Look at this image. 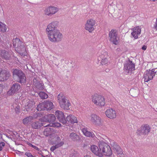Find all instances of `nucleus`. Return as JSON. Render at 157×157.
I'll return each instance as SVG.
<instances>
[{"instance_id": "4", "label": "nucleus", "mask_w": 157, "mask_h": 157, "mask_svg": "<svg viewBox=\"0 0 157 157\" xmlns=\"http://www.w3.org/2000/svg\"><path fill=\"white\" fill-rule=\"evenodd\" d=\"M13 77L18 82L25 84L26 82V77L25 74L21 70L13 69Z\"/></svg>"}, {"instance_id": "7", "label": "nucleus", "mask_w": 157, "mask_h": 157, "mask_svg": "<svg viewBox=\"0 0 157 157\" xmlns=\"http://www.w3.org/2000/svg\"><path fill=\"white\" fill-rule=\"evenodd\" d=\"M54 106L52 102L48 101L39 104L36 109L38 111L41 110H50L53 109Z\"/></svg>"}, {"instance_id": "53", "label": "nucleus", "mask_w": 157, "mask_h": 157, "mask_svg": "<svg viewBox=\"0 0 157 157\" xmlns=\"http://www.w3.org/2000/svg\"><path fill=\"white\" fill-rule=\"evenodd\" d=\"M151 1H153V2H155L156 1H157V0H150Z\"/></svg>"}, {"instance_id": "20", "label": "nucleus", "mask_w": 157, "mask_h": 157, "mask_svg": "<svg viewBox=\"0 0 157 157\" xmlns=\"http://www.w3.org/2000/svg\"><path fill=\"white\" fill-rule=\"evenodd\" d=\"M12 53L9 51L5 50H2L0 53V55L2 59L6 60H10L11 58Z\"/></svg>"}, {"instance_id": "32", "label": "nucleus", "mask_w": 157, "mask_h": 157, "mask_svg": "<svg viewBox=\"0 0 157 157\" xmlns=\"http://www.w3.org/2000/svg\"><path fill=\"white\" fill-rule=\"evenodd\" d=\"M130 93L133 97H136L139 94V90L138 89H132L130 90Z\"/></svg>"}, {"instance_id": "15", "label": "nucleus", "mask_w": 157, "mask_h": 157, "mask_svg": "<svg viewBox=\"0 0 157 157\" xmlns=\"http://www.w3.org/2000/svg\"><path fill=\"white\" fill-rule=\"evenodd\" d=\"M21 88L20 85L18 83L13 84L10 89L8 91V94L9 95H12L18 92Z\"/></svg>"}, {"instance_id": "44", "label": "nucleus", "mask_w": 157, "mask_h": 157, "mask_svg": "<svg viewBox=\"0 0 157 157\" xmlns=\"http://www.w3.org/2000/svg\"><path fill=\"white\" fill-rule=\"evenodd\" d=\"M20 109V108L19 107H16L15 108V110L16 111V113H17V111H18V112H19V110Z\"/></svg>"}, {"instance_id": "1", "label": "nucleus", "mask_w": 157, "mask_h": 157, "mask_svg": "<svg viewBox=\"0 0 157 157\" xmlns=\"http://www.w3.org/2000/svg\"><path fill=\"white\" fill-rule=\"evenodd\" d=\"M58 24V21H53L47 26L46 29L48 39L52 42H59L61 41L63 38L62 34L57 29Z\"/></svg>"}, {"instance_id": "11", "label": "nucleus", "mask_w": 157, "mask_h": 157, "mask_svg": "<svg viewBox=\"0 0 157 157\" xmlns=\"http://www.w3.org/2000/svg\"><path fill=\"white\" fill-rule=\"evenodd\" d=\"M155 75V72H154V69H152L151 70H147L144 73V81L146 82H148L151 80L152 79Z\"/></svg>"}, {"instance_id": "52", "label": "nucleus", "mask_w": 157, "mask_h": 157, "mask_svg": "<svg viewBox=\"0 0 157 157\" xmlns=\"http://www.w3.org/2000/svg\"><path fill=\"white\" fill-rule=\"evenodd\" d=\"M109 69H106L105 70V71L106 72H109Z\"/></svg>"}, {"instance_id": "47", "label": "nucleus", "mask_w": 157, "mask_h": 157, "mask_svg": "<svg viewBox=\"0 0 157 157\" xmlns=\"http://www.w3.org/2000/svg\"><path fill=\"white\" fill-rule=\"evenodd\" d=\"M54 147H55V149L59 147V146L57 145V144H56L55 146H54Z\"/></svg>"}, {"instance_id": "28", "label": "nucleus", "mask_w": 157, "mask_h": 157, "mask_svg": "<svg viewBox=\"0 0 157 157\" xmlns=\"http://www.w3.org/2000/svg\"><path fill=\"white\" fill-rule=\"evenodd\" d=\"M82 130L84 135L86 136L89 137H93L94 136V134L90 132H89L86 128H82Z\"/></svg>"}, {"instance_id": "30", "label": "nucleus", "mask_w": 157, "mask_h": 157, "mask_svg": "<svg viewBox=\"0 0 157 157\" xmlns=\"http://www.w3.org/2000/svg\"><path fill=\"white\" fill-rule=\"evenodd\" d=\"M32 117H30V116L25 117L22 120L23 123L25 125L30 124L32 121Z\"/></svg>"}, {"instance_id": "3", "label": "nucleus", "mask_w": 157, "mask_h": 157, "mask_svg": "<svg viewBox=\"0 0 157 157\" xmlns=\"http://www.w3.org/2000/svg\"><path fill=\"white\" fill-rule=\"evenodd\" d=\"M57 101L60 107L64 110H69L71 106V103L69 100L63 93H61L57 97Z\"/></svg>"}, {"instance_id": "13", "label": "nucleus", "mask_w": 157, "mask_h": 157, "mask_svg": "<svg viewBox=\"0 0 157 157\" xmlns=\"http://www.w3.org/2000/svg\"><path fill=\"white\" fill-rule=\"evenodd\" d=\"M95 21L92 19H88L85 25V29L90 33H91L94 29Z\"/></svg>"}, {"instance_id": "35", "label": "nucleus", "mask_w": 157, "mask_h": 157, "mask_svg": "<svg viewBox=\"0 0 157 157\" xmlns=\"http://www.w3.org/2000/svg\"><path fill=\"white\" fill-rule=\"evenodd\" d=\"M49 125L50 126L55 127H58L61 126V124L58 122L50 123Z\"/></svg>"}, {"instance_id": "2", "label": "nucleus", "mask_w": 157, "mask_h": 157, "mask_svg": "<svg viewBox=\"0 0 157 157\" xmlns=\"http://www.w3.org/2000/svg\"><path fill=\"white\" fill-rule=\"evenodd\" d=\"M13 46L17 48V50L21 56H25L27 54L25 43L18 38L14 39L13 41Z\"/></svg>"}, {"instance_id": "50", "label": "nucleus", "mask_w": 157, "mask_h": 157, "mask_svg": "<svg viewBox=\"0 0 157 157\" xmlns=\"http://www.w3.org/2000/svg\"><path fill=\"white\" fill-rule=\"evenodd\" d=\"M57 140H60V137L58 136L57 138Z\"/></svg>"}, {"instance_id": "49", "label": "nucleus", "mask_w": 157, "mask_h": 157, "mask_svg": "<svg viewBox=\"0 0 157 157\" xmlns=\"http://www.w3.org/2000/svg\"><path fill=\"white\" fill-rule=\"evenodd\" d=\"M154 27L157 30V24L154 25Z\"/></svg>"}, {"instance_id": "40", "label": "nucleus", "mask_w": 157, "mask_h": 157, "mask_svg": "<svg viewBox=\"0 0 157 157\" xmlns=\"http://www.w3.org/2000/svg\"><path fill=\"white\" fill-rule=\"evenodd\" d=\"M39 113H34L33 114V116H30V117H32V120H33V119H36V118H37L38 116V114H39Z\"/></svg>"}, {"instance_id": "46", "label": "nucleus", "mask_w": 157, "mask_h": 157, "mask_svg": "<svg viewBox=\"0 0 157 157\" xmlns=\"http://www.w3.org/2000/svg\"><path fill=\"white\" fill-rule=\"evenodd\" d=\"M27 144L29 145V146L32 147V146L33 145V144H31L30 143H29V142H27Z\"/></svg>"}, {"instance_id": "42", "label": "nucleus", "mask_w": 157, "mask_h": 157, "mask_svg": "<svg viewBox=\"0 0 157 157\" xmlns=\"http://www.w3.org/2000/svg\"><path fill=\"white\" fill-rule=\"evenodd\" d=\"M32 147H33V148L35 149L36 150H37V151H39V148H38V147H36V146H34V145H33L32 146Z\"/></svg>"}, {"instance_id": "38", "label": "nucleus", "mask_w": 157, "mask_h": 157, "mask_svg": "<svg viewBox=\"0 0 157 157\" xmlns=\"http://www.w3.org/2000/svg\"><path fill=\"white\" fill-rule=\"evenodd\" d=\"M109 58H106V59H105L103 60L101 62V64L102 65H105L106 64H108L109 63Z\"/></svg>"}, {"instance_id": "21", "label": "nucleus", "mask_w": 157, "mask_h": 157, "mask_svg": "<svg viewBox=\"0 0 157 157\" xmlns=\"http://www.w3.org/2000/svg\"><path fill=\"white\" fill-rule=\"evenodd\" d=\"M141 28L139 26H137L133 28V31L131 33L132 36L135 39L138 38V35L140 34Z\"/></svg>"}, {"instance_id": "17", "label": "nucleus", "mask_w": 157, "mask_h": 157, "mask_svg": "<svg viewBox=\"0 0 157 157\" xmlns=\"http://www.w3.org/2000/svg\"><path fill=\"white\" fill-rule=\"evenodd\" d=\"M56 117L59 121L63 123L66 124L67 121L65 118L63 113L61 111L57 110L55 113Z\"/></svg>"}, {"instance_id": "45", "label": "nucleus", "mask_w": 157, "mask_h": 157, "mask_svg": "<svg viewBox=\"0 0 157 157\" xmlns=\"http://www.w3.org/2000/svg\"><path fill=\"white\" fill-rule=\"evenodd\" d=\"M55 150V147H54V146H52L50 148V150L52 151H54Z\"/></svg>"}, {"instance_id": "12", "label": "nucleus", "mask_w": 157, "mask_h": 157, "mask_svg": "<svg viewBox=\"0 0 157 157\" xmlns=\"http://www.w3.org/2000/svg\"><path fill=\"white\" fill-rule=\"evenodd\" d=\"M56 119V116L53 114H47L40 118L39 120L42 122H54Z\"/></svg>"}, {"instance_id": "10", "label": "nucleus", "mask_w": 157, "mask_h": 157, "mask_svg": "<svg viewBox=\"0 0 157 157\" xmlns=\"http://www.w3.org/2000/svg\"><path fill=\"white\" fill-rule=\"evenodd\" d=\"M124 70L127 74L131 73L132 71L135 70V64L129 60L128 61H126L124 64Z\"/></svg>"}, {"instance_id": "19", "label": "nucleus", "mask_w": 157, "mask_h": 157, "mask_svg": "<svg viewBox=\"0 0 157 157\" xmlns=\"http://www.w3.org/2000/svg\"><path fill=\"white\" fill-rule=\"evenodd\" d=\"M105 114L106 116L110 119H114L116 117V111L112 108H110L106 110Z\"/></svg>"}, {"instance_id": "54", "label": "nucleus", "mask_w": 157, "mask_h": 157, "mask_svg": "<svg viewBox=\"0 0 157 157\" xmlns=\"http://www.w3.org/2000/svg\"><path fill=\"white\" fill-rule=\"evenodd\" d=\"M157 24V18L156 19V22H155V24Z\"/></svg>"}, {"instance_id": "36", "label": "nucleus", "mask_w": 157, "mask_h": 157, "mask_svg": "<svg viewBox=\"0 0 157 157\" xmlns=\"http://www.w3.org/2000/svg\"><path fill=\"white\" fill-rule=\"evenodd\" d=\"M78 153L75 151H73L71 152L70 154V157H77L78 155Z\"/></svg>"}, {"instance_id": "25", "label": "nucleus", "mask_w": 157, "mask_h": 157, "mask_svg": "<svg viewBox=\"0 0 157 157\" xmlns=\"http://www.w3.org/2000/svg\"><path fill=\"white\" fill-rule=\"evenodd\" d=\"M69 137L74 141H78L80 139L79 135L74 132H72L70 134Z\"/></svg>"}, {"instance_id": "34", "label": "nucleus", "mask_w": 157, "mask_h": 157, "mask_svg": "<svg viewBox=\"0 0 157 157\" xmlns=\"http://www.w3.org/2000/svg\"><path fill=\"white\" fill-rule=\"evenodd\" d=\"M39 95L40 98L42 99H46L48 98V95L45 92L41 91L40 92Z\"/></svg>"}, {"instance_id": "39", "label": "nucleus", "mask_w": 157, "mask_h": 157, "mask_svg": "<svg viewBox=\"0 0 157 157\" xmlns=\"http://www.w3.org/2000/svg\"><path fill=\"white\" fill-rule=\"evenodd\" d=\"M5 144L4 142L0 143V151L2 150L3 148L5 146Z\"/></svg>"}, {"instance_id": "27", "label": "nucleus", "mask_w": 157, "mask_h": 157, "mask_svg": "<svg viewBox=\"0 0 157 157\" xmlns=\"http://www.w3.org/2000/svg\"><path fill=\"white\" fill-rule=\"evenodd\" d=\"M44 134L46 136L51 135L53 134V129L50 127L46 128L44 131Z\"/></svg>"}, {"instance_id": "6", "label": "nucleus", "mask_w": 157, "mask_h": 157, "mask_svg": "<svg viewBox=\"0 0 157 157\" xmlns=\"http://www.w3.org/2000/svg\"><path fill=\"white\" fill-rule=\"evenodd\" d=\"M92 101L94 104L98 106H103L105 105V99L104 97L96 94L92 96Z\"/></svg>"}, {"instance_id": "5", "label": "nucleus", "mask_w": 157, "mask_h": 157, "mask_svg": "<svg viewBox=\"0 0 157 157\" xmlns=\"http://www.w3.org/2000/svg\"><path fill=\"white\" fill-rule=\"evenodd\" d=\"M99 147L101 154L103 153L104 155L108 156L112 155V151L110 147L107 144L102 142L99 144Z\"/></svg>"}, {"instance_id": "43", "label": "nucleus", "mask_w": 157, "mask_h": 157, "mask_svg": "<svg viewBox=\"0 0 157 157\" xmlns=\"http://www.w3.org/2000/svg\"><path fill=\"white\" fill-rule=\"evenodd\" d=\"M147 46L145 45H143V47H142V50H145L146 49H147Z\"/></svg>"}, {"instance_id": "37", "label": "nucleus", "mask_w": 157, "mask_h": 157, "mask_svg": "<svg viewBox=\"0 0 157 157\" xmlns=\"http://www.w3.org/2000/svg\"><path fill=\"white\" fill-rule=\"evenodd\" d=\"M33 84L36 87L40 84L38 81L35 78L33 79Z\"/></svg>"}, {"instance_id": "22", "label": "nucleus", "mask_w": 157, "mask_h": 157, "mask_svg": "<svg viewBox=\"0 0 157 157\" xmlns=\"http://www.w3.org/2000/svg\"><path fill=\"white\" fill-rule=\"evenodd\" d=\"M90 150L93 153L97 156L99 157H102L103 155L101 154L100 149L98 147L95 145L91 146L90 147Z\"/></svg>"}, {"instance_id": "14", "label": "nucleus", "mask_w": 157, "mask_h": 157, "mask_svg": "<svg viewBox=\"0 0 157 157\" xmlns=\"http://www.w3.org/2000/svg\"><path fill=\"white\" fill-rule=\"evenodd\" d=\"M58 10L57 8L54 6H48L46 7L44 10L45 14L48 16H51L55 14Z\"/></svg>"}, {"instance_id": "31", "label": "nucleus", "mask_w": 157, "mask_h": 157, "mask_svg": "<svg viewBox=\"0 0 157 157\" xmlns=\"http://www.w3.org/2000/svg\"><path fill=\"white\" fill-rule=\"evenodd\" d=\"M32 103V102L29 100L26 102L25 106L27 111L29 112L30 109H31L33 105Z\"/></svg>"}, {"instance_id": "55", "label": "nucleus", "mask_w": 157, "mask_h": 157, "mask_svg": "<svg viewBox=\"0 0 157 157\" xmlns=\"http://www.w3.org/2000/svg\"><path fill=\"white\" fill-rule=\"evenodd\" d=\"M42 157H45L43 155H42Z\"/></svg>"}, {"instance_id": "8", "label": "nucleus", "mask_w": 157, "mask_h": 157, "mask_svg": "<svg viewBox=\"0 0 157 157\" xmlns=\"http://www.w3.org/2000/svg\"><path fill=\"white\" fill-rule=\"evenodd\" d=\"M151 128L147 124L142 125L137 129L136 133L139 136L147 135L151 131Z\"/></svg>"}, {"instance_id": "51", "label": "nucleus", "mask_w": 157, "mask_h": 157, "mask_svg": "<svg viewBox=\"0 0 157 157\" xmlns=\"http://www.w3.org/2000/svg\"><path fill=\"white\" fill-rule=\"evenodd\" d=\"M0 89H1V90H0V93H1L2 91V87H1Z\"/></svg>"}, {"instance_id": "29", "label": "nucleus", "mask_w": 157, "mask_h": 157, "mask_svg": "<svg viewBox=\"0 0 157 157\" xmlns=\"http://www.w3.org/2000/svg\"><path fill=\"white\" fill-rule=\"evenodd\" d=\"M106 58H109V56L106 52H104L103 54L101 53L98 58V60L99 61H102L103 60L106 59Z\"/></svg>"}, {"instance_id": "41", "label": "nucleus", "mask_w": 157, "mask_h": 157, "mask_svg": "<svg viewBox=\"0 0 157 157\" xmlns=\"http://www.w3.org/2000/svg\"><path fill=\"white\" fill-rule=\"evenodd\" d=\"M64 142L63 141H61V142L57 143V144L59 147L62 146L64 144Z\"/></svg>"}, {"instance_id": "24", "label": "nucleus", "mask_w": 157, "mask_h": 157, "mask_svg": "<svg viewBox=\"0 0 157 157\" xmlns=\"http://www.w3.org/2000/svg\"><path fill=\"white\" fill-rule=\"evenodd\" d=\"M67 121L71 124L77 123L78 121L76 117L72 115L68 116L66 119Z\"/></svg>"}, {"instance_id": "48", "label": "nucleus", "mask_w": 157, "mask_h": 157, "mask_svg": "<svg viewBox=\"0 0 157 157\" xmlns=\"http://www.w3.org/2000/svg\"><path fill=\"white\" fill-rule=\"evenodd\" d=\"M83 157H91L89 155H84Z\"/></svg>"}, {"instance_id": "9", "label": "nucleus", "mask_w": 157, "mask_h": 157, "mask_svg": "<svg viewBox=\"0 0 157 157\" xmlns=\"http://www.w3.org/2000/svg\"><path fill=\"white\" fill-rule=\"evenodd\" d=\"M109 39L113 44L117 45L118 43V34L117 30L112 29L109 32Z\"/></svg>"}, {"instance_id": "23", "label": "nucleus", "mask_w": 157, "mask_h": 157, "mask_svg": "<svg viewBox=\"0 0 157 157\" xmlns=\"http://www.w3.org/2000/svg\"><path fill=\"white\" fill-rule=\"evenodd\" d=\"M48 125H45V124L43 123L40 122L39 121H37L33 122L31 124L32 128L35 129L40 128V127L44 126L46 127Z\"/></svg>"}, {"instance_id": "18", "label": "nucleus", "mask_w": 157, "mask_h": 157, "mask_svg": "<svg viewBox=\"0 0 157 157\" xmlns=\"http://www.w3.org/2000/svg\"><path fill=\"white\" fill-rule=\"evenodd\" d=\"M91 121L94 124L96 125L100 126L102 124L101 118L95 114L91 115Z\"/></svg>"}, {"instance_id": "26", "label": "nucleus", "mask_w": 157, "mask_h": 157, "mask_svg": "<svg viewBox=\"0 0 157 157\" xmlns=\"http://www.w3.org/2000/svg\"><path fill=\"white\" fill-rule=\"evenodd\" d=\"M111 144L113 148V150L114 151H116L118 154H121L122 153V149L120 147L117 145L116 143H113Z\"/></svg>"}, {"instance_id": "16", "label": "nucleus", "mask_w": 157, "mask_h": 157, "mask_svg": "<svg viewBox=\"0 0 157 157\" xmlns=\"http://www.w3.org/2000/svg\"><path fill=\"white\" fill-rule=\"evenodd\" d=\"M9 72L5 70H0V81L7 80L10 76Z\"/></svg>"}, {"instance_id": "33", "label": "nucleus", "mask_w": 157, "mask_h": 157, "mask_svg": "<svg viewBox=\"0 0 157 157\" xmlns=\"http://www.w3.org/2000/svg\"><path fill=\"white\" fill-rule=\"evenodd\" d=\"M6 25L0 22V32H4L6 31Z\"/></svg>"}]
</instances>
